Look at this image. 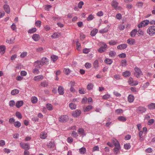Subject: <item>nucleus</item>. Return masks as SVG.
<instances>
[{
	"instance_id": "obj_48",
	"label": "nucleus",
	"mask_w": 155,
	"mask_h": 155,
	"mask_svg": "<svg viewBox=\"0 0 155 155\" xmlns=\"http://www.w3.org/2000/svg\"><path fill=\"white\" fill-rule=\"evenodd\" d=\"M19 91L17 89H14L12 90L11 91V94L12 95H15L18 94Z\"/></svg>"
},
{
	"instance_id": "obj_14",
	"label": "nucleus",
	"mask_w": 155,
	"mask_h": 155,
	"mask_svg": "<svg viewBox=\"0 0 155 155\" xmlns=\"http://www.w3.org/2000/svg\"><path fill=\"white\" fill-rule=\"evenodd\" d=\"M40 61L43 65H47L48 64V60L46 57H43Z\"/></svg>"
},
{
	"instance_id": "obj_53",
	"label": "nucleus",
	"mask_w": 155,
	"mask_h": 155,
	"mask_svg": "<svg viewBox=\"0 0 155 155\" xmlns=\"http://www.w3.org/2000/svg\"><path fill=\"white\" fill-rule=\"evenodd\" d=\"M93 84L91 83L88 84L87 86V89L88 90H91L93 87Z\"/></svg>"
},
{
	"instance_id": "obj_3",
	"label": "nucleus",
	"mask_w": 155,
	"mask_h": 155,
	"mask_svg": "<svg viewBox=\"0 0 155 155\" xmlns=\"http://www.w3.org/2000/svg\"><path fill=\"white\" fill-rule=\"evenodd\" d=\"M134 70L135 71L134 74L137 78H138L142 75V72L140 69L136 67L134 68Z\"/></svg>"
},
{
	"instance_id": "obj_43",
	"label": "nucleus",
	"mask_w": 155,
	"mask_h": 155,
	"mask_svg": "<svg viewBox=\"0 0 155 155\" xmlns=\"http://www.w3.org/2000/svg\"><path fill=\"white\" fill-rule=\"evenodd\" d=\"M14 125L15 127L17 128H19L21 126V124L19 122L17 121L14 122Z\"/></svg>"
},
{
	"instance_id": "obj_6",
	"label": "nucleus",
	"mask_w": 155,
	"mask_h": 155,
	"mask_svg": "<svg viewBox=\"0 0 155 155\" xmlns=\"http://www.w3.org/2000/svg\"><path fill=\"white\" fill-rule=\"evenodd\" d=\"M128 83L129 85L132 86H136L138 84V82L137 81H134L133 79L131 77L129 78Z\"/></svg>"
},
{
	"instance_id": "obj_56",
	"label": "nucleus",
	"mask_w": 155,
	"mask_h": 155,
	"mask_svg": "<svg viewBox=\"0 0 155 155\" xmlns=\"http://www.w3.org/2000/svg\"><path fill=\"white\" fill-rule=\"evenodd\" d=\"M106 50L105 49L103 48L102 47H101L97 50L100 53H103Z\"/></svg>"
},
{
	"instance_id": "obj_42",
	"label": "nucleus",
	"mask_w": 155,
	"mask_h": 155,
	"mask_svg": "<svg viewBox=\"0 0 155 155\" xmlns=\"http://www.w3.org/2000/svg\"><path fill=\"white\" fill-rule=\"evenodd\" d=\"M37 29L35 28H34L31 29H30L28 31V32L29 33H33L35 32L36 31Z\"/></svg>"
},
{
	"instance_id": "obj_20",
	"label": "nucleus",
	"mask_w": 155,
	"mask_h": 155,
	"mask_svg": "<svg viewBox=\"0 0 155 155\" xmlns=\"http://www.w3.org/2000/svg\"><path fill=\"white\" fill-rule=\"evenodd\" d=\"M120 147L119 146L118 147H115L113 149V151L115 154L116 155L119 153L120 152Z\"/></svg>"
},
{
	"instance_id": "obj_17",
	"label": "nucleus",
	"mask_w": 155,
	"mask_h": 155,
	"mask_svg": "<svg viewBox=\"0 0 155 155\" xmlns=\"http://www.w3.org/2000/svg\"><path fill=\"white\" fill-rule=\"evenodd\" d=\"M110 26L107 25V27L104 29H101L99 31V32L101 33H103L107 32L108 31V29L110 28Z\"/></svg>"
},
{
	"instance_id": "obj_51",
	"label": "nucleus",
	"mask_w": 155,
	"mask_h": 155,
	"mask_svg": "<svg viewBox=\"0 0 155 155\" xmlns=\"http://www.w3.org/2000/svg\"><path fill=\"white\" fill-rule=\"evenodd\" d=\"M16 116L19 119H20L22 118V115L19 112L17 111L15 114Z\"/></svg>"
},
{
	"instance_id": "obj_28",
	"label": "nucleus",
	"mask_w": 155,
	"mask_h": 155,
	"mask_svg": "<svg viewBox=\"0 0 155 155\" xmlns=\"http://www.w3.org/2000/svg\"><path fill=\"white\" fill-rule=\"evenodd\" d=\"M148 108L150 110H153L155 109V103H152L147 106Z\"/></svg>"
},
{
	"instance_id": "obj_13",
	"label": "nucleus",
	"mask_w": 155,
	"mask_h": 155,
	"mask_svg": "<svg viewBox=\"0 0 155 155\" xmlns=\"http://www.w3.org/2000/svg\"><path fill=\"white\" fill-rule=\"evenodd\" d=\"M71 84V88H70V90L71 92L72 93H74L76 91L75 89L74 88V86L75 84V82H74L71 81L70 82Z\"/></svg>"
},
{
	"instance_id": "obj_46",
	"label": "nucleus",
	"mask_w": 155,
	"mask_h": 155,
	"mask_svg": "<svg viewBox=\"0 0 155 155\" xmlns=\"http://www.w3.org/2000/svg\"><path fill=\"white\" fill-rule=\"evenodd\" d=\"M31 102L33 104L36 103L38 101L37 97H31Z\"/></svg>"
},
{
	"instance_id": "obj_12",
	"label": "nucleus",
	"mask_w": 155,
	"mask_h": 155,
	"mask_svg": "<svg viewBox=\"0 0 155 155\" xmlns=\"http://www.w3.org/2000/svg\"><path fill=\"white\" fill-rule=\"evenodd\" d=\"M32 39L35 41H38L40 38V35L37 34H34L32 36Z\"/></svg>"
},
{
	"instance_id": "obj_10",
	"label": "nucleus",
	"mask_w": 155,
	"mask_h": 155,
	"mask_svg": "<svg viewBox=\"0 0 155 155\" xmlns=\"http://www.w3.org/2000/svg\"><path fill=\"white\" fill-rule=\"evenodd\" d=\"M43 76L42 75H41L34 77L33 79L35 81H39L43 80Z\"/></svg>"
},
{
	"instance_id": "obj_44",
	"label": "nucleus",
	"mask_w": 155,
	"mask_h": 155,
	"mask_svg": "<svg viewBox=\"0 0 155 155\" xmlns=\"http://www.w3.org/2000/svg\"><path fill=\"white\" fill-rule=\"evenodd\" d=\"M79 151L81 154H84L85 153L86 150L85 147H83L80 149Z\"/></svg>"
},
{
	"instance_id": "obj_15",
	"label": "nucleus",
	"mask_w": 155,
	"mask_h": 155,
	"mask_svg": "<svg viewBox=\"0 0 155 155\" xmlns=\"http://www.w3.org/2000/svg\"><path fill=\"white\" fill-rule=\"evenodd\" d=\"M58 91L60 94L63 95L64 92V87L61 86H59L58 88Z\"/></svg>"
},
{
	"instance_id": "obj_57",
	"label": "nucleus",
	"mask_w": 155,
	"mask_h": 155,
	"mask_svg": "<svg viewBox=\"0 0 155 155\" xmlns=\"http://www.w3.org/2000/svg\"><path fill=\"white\" fill-rule=\"evenodd\" d=\"M90 51V49L89 48H84L83 50V53L87 54Z\"/></svg>"
},
{
	"instance_id": "obj_9",
	"label": "nucleus",
	"mask_w": 155,
	"mask_h": 155,
	"mask_svg": "<svg viewBox=\"0 0 155 155\" xmlns=\"http://www.w3.org/2000/svg\"><path fill=\"white\" fill-rule=\"evenodd\" d=\"M40 60H38L34 63V66L35 68H40L43 66Z\"/></svg>"
},
{
	"instance_id": "obj_29",
	"label": "nucleus",
	"mask_w": 155,
	"mask_h": 155,
	"mask_svg": "<svg viewBox=\"0 0 155 155\" xmlns=\"http://www.w3.org/2000/svg\"><path fill=\"white\" fill-rule=\"evenodd\" d=\"M118 120L124 122L127 120V118L126 117L123 116H120L117 117Z\"/></svg>"
},
{
	"instance_id": "obj_30",
	"label": "nucleus",
	"mask_w": 155,
	"mask_h": 155,
	"mask_svg": "<svg viewBox=\"0 0 155 155\" xmlns=\"http://www.w3.org/2000/svg\"><path fill=\"white\" fill-rule=\"evenodd\" d=\"M93 66L94 68L96 69L98 68L99 66V63L98 60H96L94 61L93 63Z\"/></svg>"
},
{
	"instance_id": "obj_45",
	"label": "nucleus",
	"mask_w": 155,
	"mask_h": 155,
	"mask_svg": "<svg viewBox=\"0 0 155 155\" xmlns=\"http://www.w3.org/2000/svg\"><path fill=\"white\" fill-rule=\"evenodd\" d=\"M117 43V41H115L111 40L109 42V44L110 45H116Z\"/></svg>"
},
{
	"instance_id": "obj_16",
	"label": "nucleus",
	"mask_w": 155,
	"mask_h": 155,
	"mask_svg": "<svg viewBox=\"0 0 155 155\" xmlns=\"http://www.w3.org/2000/svg\"><path fill=\"white\" fill-rule=\"evenodd\" d=\"M4 9L5 11L8 14L10 13V8L8 5L5 4L3 6Z\"/></svg>"
},
{
	"instance_id": "obj_55",
	"label": "nucleus",
	"mask_w": 155,
	"mask_h": 155,
	"mask_svg": "<svg viewBox=\"0 0 155 155\" xmlns=\"http://www.w3.org/2000/svg\"><path fill=\"white\" fill-rule=\"evenodd\" d=\"M84 66L86 68H89L91 67V64L87 62L85 64Z\"/></svg>"
},
{
	"instance_id": "obj_27",
	"label": "nucleus",
	"mask_w": 155,
	"mask_h": 155,
	"mask_svg": "<svg viewBox=\"0 0 155 155\" xmlns=\"http://www.w3.org/2000/svg\"><path fill=\"white\" fill-rule=\"evenodd\" d=\"M113 143L115 147H118L119 146H120L119 142L117 140L115 139L113 140Z\"/></svg>"
},
{
	"instance_id": "obj_54",
	"label": "nucleus",
	"mask_w": 155,
	"mask_h": 155,
	"mask_svg": "<svg viewBox=\"0 0 155 155\" xmlns=\"http://www.w3.org/2000/svg\"><path fill=\"white\" fill-rule=\"evenodd\" d=\"M76 47L78 51H80L81 49V46L80 44L78 42H76Z\"/></svg>"
},
{
	"instance_id": "obj_47",
	"label": "nucleus",
	"mask_w": 155,
	"mask_h": 155,
	"mask_svg": "<svg viewBox=\"0 0 155 155\" xmlns=\"http://www.w3.org/2000/svg\"><path fill=\"white\" fill-rule=\"evenodd\" d=\"M92 107L91 105L87 106L84 110V112L88 111L92 109Z\"/></svg>"
},
{
	"instance_id": "obj_40",
	"label": "nucleus",
	"mask_w": 155,
	"mask_h": 155,
	"mask_svg": "<svg viewBox=\"0 0 155 155\" xmlns=\"http://www.w3.org/2000/svg\"><path fill=\"white\" fill-rule=\"evenodd\" d=\"M51 58L53 62H54L58 60V57L57 56L52 55L51 56Z\"/></svg>"
},
{
	"instance_id": "obj_60",
	"label": "nucleus",
	"mask_w": 155,
	"mask_h": 155,
	"mask_svg": "<svg viewBox=\"0 0 155 155\" xmlns=\"http://www.w3.org/2000/svg\"><path fill=\"white\" fill-rule=\"evenodd\" d=\"M125 27L124 25L120 24L118 26V28L120 30H123L125 28Z\"/></svg>"
},
{
	"instance_id": "obj_36",
	"label": "nucleus",
	"mask_w": 155,
	"mask_h": 155,
	"mask_svg": "<svg viewBox=\"0 0 155 155\" xmlns=\"http://www.w3.org/2000/svg\"><path fill=\"white\" fill-rule=\"evenodd\" d=\"M38 68H34L32 70V72L35 74H38L40 71L38 69Z\"/></svg>"
},
{
	"instance_id": "obj_63",
	"label": "nucleus",
	"mask_w": 155,
	"mask_h": 155,
	"mask_svg": "<svg viewBox=\"0 0 155 155\" xmlns=\"http://www.w3.org/2000/svg\"><path fill=\"white\" fill-rule=\"evenodd\" d=\"M44 28L46 31H48L51 29L50 27L48 25H45Z\"/></svg>"
},
{
	"instance_id": "obj_21",
	"label": "nucleus",
	"mask_w": 155,
	"mask_h": 155,
	"mask_svg": "<svg viewBox=\"0 0 155 155\" xmlns=\"http://www.w3.org/2000/svg\"><path fill=\"white\" fill-rule=\"evenodd\" d=\"M138 31L137 29H135L133 30L130 33V35L131 37H134L136 35Z\"/></svg>"
},
{
	"instance_id": "obj_58",
	"label": "nucleus",
	"mask_w": 155,
	"mask_h": 155,
	"mask_svg": "<svg viewBox=\"0 0 155 155\" xmlns=\"http://www.w3.org/2000/svg\"><path fill=\"white\" fill-rule=\"evenodd\" d=\"M41 22L40 21L38 20L36 21L35 25L37 27H40L41 26Z\"/></svg>"
},
{
	"instance_id": "obj_49",
	"label": "nucleus",
	"mask_w": 155,
	"mask_h": 155,
	"mask_svg": "<svg viewBox=\"0 0 155 155\" xmlns=\"http://www.w3.org/2000/svg\"><path fill=\"white\" fill-rule=\"evenodd\" d=\"M123 112V110L121 109H117L115 110V113L118 115L122 113Z\"/></svg>"
},
{
	"instance_id": "obj_38",
	"label": "nucleus",
	"mask_w": 155,
	"mask_h": 155,
	"mask_svg": "<svg viewBox=\"0 0 155 155\" xmlns=\"http://www.w3.org/2000/svg\"><path fill=\"white\" fill-rule=\"evenodd\" d=\"M46 107L49 110H53L52 105L51 104H48L46 105Z\"/></svg>"
},
{
	"instance_id": "obj_24",
	"label": "nucleus",
	"mask_w": 155,
	"mask_h": 155,
	"mask_svg": "<svg viewBox=\"0 0 155 155\" xmlns=\"http://www.w3.org/2000/svg\"><path fill=\"white\" fill-rule=\"evenodd\" d=\"M5 47L4 45L0 46V52L2 55L4 54L5 52Z\"/></svg>"
},
{
	"instance_id": "obj_59",
	"label": "nucleus",
	"mask_w": 155,
	"mask_h": 155,
	"mask_svg": "<svg viewBox=\"0 0 155 155\" xmlns=\"http://www.w3.org/2000/svg\"><path fill=\"white\" fill-rule=\"evenodd\" d=\"M27 53L26 52H23L20 54V57L21 58H24L27 55Z\"/></svg>"
},
{
	"instance_id": "obj_18",
	"label": "nucleus",
	"mask_w": 155,
	"mask_h": 155,
	"mask_svg": "<svg viewBox=\"0 0 155 155\" xmlns=\"http://www.w3.org/2000/svg\"><path fill=\"white\" fill-rule=\"evenodd\" d=\"M127 43L130 45H134L135 43V41L134 39L132 38H129L127 40Z\"/></svg>"
},
{
	"instance_id": "obj_32",
	"label": "nucleus",
	"mask_w": 155,
	"mask_h": 155,
	"mask_svg": "<svg viewBox=\"0 0 155 155\" xmlns=\"http://www.w3.org/2000/svg\"><path fill=\"white\" fill-rule=\"evenodd\" d=\"M69 107L72 110L75 109L76 108V105L73 103H71L69 104Z\"/></svg>"
},
{
	"instance_id": "obj_64",
	"label": "nucleus",
	"mask_w": 155,
	"mask_h": 155,
	"mask_svg": "<svg viewBox=\"0 0 155 155\" xmlns=\"http://www.w3.org/2000/svg\"><path fill=\"white\" fill-rule=\"evenodd\" d=\"M94 18V16L92 15H90L87 18V20L88 21H90L92 20Z\"/></svg>"
},
{
	"instance_id": "obj_19",
	"label": "nucleus",
	"mask_w": 155,
	"mask_h": 155,
	"mask_svg": "<svg viewBox=\"0 0 155 155\" xmlns=\"http://www.w3.org/2000/svg\"><path fill=\"white\" fill-rule=\"evenodd\" d=\"M127 45L125 44H123L118 45L117 48L118 49L122 50L126 48L127 47Z\"/></svg>"
},
{
	"instance_id": "obj_4",
	"label": "nucleus",
	"mask_w": 155,
	"mask_h": 155,
	"mask_svg": "<svg viewBox=\"0 0 155 155\" xmlns=\"http://www.w3.org/2000/svg\"><path fill=\"white\" fill-rule=\"evenodd\" d=\"M20 145L22 149L25 150H28L30 149V145L28 143L21 142L20 143Z\"/></svg>"
},
{
	"instance_id": "obj_33",
	"label": "nucleus",
	"mask_w": 155,
	"mask_h": 155,
	"mask_svg": "<svg viewBox=\"0 0 155 155\" xmlns=\"http://www.w3.org/2000/svg\"><path fill=\"white\" fill-rule=\"evenodd\" d=\"M99 45L101 47H102L103 48L105 49H106L107 48V45L104 42H101L99 43Z\"/></svg>"
},
{
	"instance_id": "obj_34",
	"label": "nucleus",
	"mask_w": 155,
	"mask_h": 155,
	"mask_svg": "<svg viewBox=\"0 0 155 155\" xmlns=\"http://www.w3.org/2000/svg\"><path fill=\"white\" fill-rule=\"evenodd\" d=\"M59 36V35L57 32H55L51 35V37L53 38H57Z\"/></svg>"
},
{
	"instance_id": "obj_1",
	"label": "nucleus",
	"mask_w": 155,
	"mask_h": 155,
	"mask_svg": "<svg viewBox=\"0 0 155 155\" xmlns=\"http://www.w3.org/2000/svg\"><path fill=\"white\" fill-rule=\"evenodd\" d=\"M147 33L150 36L155 35V26L152 25L149 27L147 30Z\"/></svg>"
},
{
	"instance_id": "obj_23",
	"label": "nucleus",
	"mask_w": 155,
	"mask_h": 155,
	"mask_svg": "<svg viewBox=\"0 0 155 155\" xmlns=\"http://www.w3.org/2000/svg\"><path fill=\"white\" fill-rule=\"evenodd\" d=\"M23 103V101H18L16 104V106L17 108H19L22 106Z\"/></svg>"
},
{
	"instance_id": "obj_61",
	"label": "nucleus",
	"mask_w": 155,
	"mask_h": 155,
	"mask_svg": "<svg viewBox=\"0 0 155 155\" xmlns=\"http://www.w3.org/2000/svg\"><path fill=\"white\" fill-rule=\"evenodd\" d=\"M11 28L13 31H15L17 29V27L15 23H13L12 24L11 26Z\"/></svg>"
},
{
	"instance_id": "obj_37",
	"label": "nucleus",
	"mask_w": 155,
	"mask_h": 155,
	"mask_svg": "<svg viewBox=\"0 0 155 155\" xmlns=\"http://www.w3.org/2000/svg\"><path fill=\"white\" fill-rule=\"evenodd\" d=\"M104 62L108 64H110L112 63V61L110 59L106 58Z\"/></svg>"
},
{
	"instance_id": "obj_62",
	"label": "nucleus",
	"mask_w": 155,
	"mask_h": 155,
	"mask_svg": "<svg viewBox=\"0 0 155 155\" xmlns=\"http://www.w3.org/2000/svg\"><path fill=\"white\" fill-rule=\"evenodd\" d=\"M9 105L11 107H13L15 104V102L14 101H10L9 103Z\"/></svg>"
},
{
	"instance_id": "obj_31",
	"label": "nucleus",
	"mask_w": 155,
	"mask_h": 155,
	"mask_svg": "<svg viewBox=\"0 0 155 155\" xmlns=\"http://www.w3.org/2000/svg\"><path fill=\"white\" fill-rule=\"evenodd\" d=\"M98 30L97 29H94L91 32V35L92 36H94L98 32Z\"/></svg>"
},
{
	"instance_id": "obj_8",
	"label": "nucleus",
	"mask_w": 155,
	"mask_h": 155,
	"mask_svg": "<svg viewBox=\"0 0 155 155\" xmlns=\"http://www.w3.org/2000/svg\"><path fill=\"white\" fill-rule=\"evenodd\" d=\"M118 3L115 1H113L112 3L111 4V5L112 7L114 8L116 10H120L121 7L120 6H118Z\"/></svg>"
},
{
	"instance_id": "obj_22",
	"label": "nucleus",
	"mask_w": 155,
	"mask_h": 155,
	"mask_svg": "<svg viewBox=\"0 0 155 155\" xmlns=\"http://www.w3.org/2000/svg\"><path fill=\"white\" fill-rule=\"evenodd\" d=\"M40 137L41 139H45L47 137V134L45 132H41Z\"/></svg>"
},
{
	"instance_id": "obj_25",
	"label": "nucleus",
	"mask_w": 155,
	"mask_h": 155,
	"mask_svg": "<svg viewBox=\"0 0 155 155\" xmlns=\"http://www.w3.org/2000/svg\"><path fill=\"white\" fill-rule=\"evenodd\" d=\"M131 74L130 72L129 71H126L123 72L122 75L124 77H128Z\"/></svg>"
},
{
	"instance_id": "obj_7",
	"label": "nucleus",
	"mask_w": 155,
	"mask_h": 155,
	"mask_svg": "<svg viewBox=\"0 0 155 155\" xmlns=\"http://www.w3.org/2000/svg\"><path fill=\"white\" fill-rule=\"evenodd\" d=\"M68 117L66 115H62L59 118V121L61 122H65L68 121Z\"/></svg>"
},
{
	"instance_id": "obj_41",
	"label": "nucleus",
	"mask_w": 155,
	"mask_h": 155,
	"mask_svg": "<svg viewBox=\"0 0 155 155\" xmlns=\"http://www.w3.org/2000/svg\"><path fill=\"white\" fill-rule=\"evenodd\" d=\"M116 54V53L115 51H110L109 54V55L110 57H114Z\"/></svg>"
},
{
	"instance_id": "obj_39",
	"label": "nucleus",
	"mask_w": 155,
	"mask_h": 155,
	"mask_svg": "<svg viewBox=\"0 0 155 155\" xmlns=\"http://www.w3.org/2000/svg\"><path fill=\"white\" fill-rule=\"evenodd\" d=\"M71 70L68 68H65L64 70V73L68 75L71 72Z\"/></svg>"
},
{
	"instance_id": "obj_11",
	"label": "nucleus",
	"mask_w": 155,
	"mask_h": 155,
	"mask_svg": "<svg viewBox=\"0 0 155 155\" xmlns=\"http://www.w3.org/2000/svg\"><path fill=\"white\" fill-rule=\"evenodd\" d=\"M81 114V111L79 110H76L74 111L72 114V115L74 117H79Z\"/></svg>"
},
{
	"instance_id": "obj_2",
	"label": "nucleus",
	"mask_w": 155,
	"mask_h": 155,
	"mask_svg": "<svg viewBox=\"0 0 155 155\" xmlns=\"http://www.w3.org/2000/svg\"><path fill=\"white\" fill-rule=\"evenodd\" d=\"M147 108L144 107L140 106L137 107L136 111L138 114H142L145 112Z\"/></svg>"
},
{
	"instance_id": "obj_26",
	"label": "nucleus",
	"mask_w": 155,
	"mask_h": 155,
	"mask_svg": "<svg viewBox=\"0 0 155 155\" xmlns=\"http://www.w3.org/2000/svg\"><path fill=\"white\" fill-rule=\"evenodd\" d=\"M47 146L49 148L54 147L55 146V142L54 141H50L47 144Z\"/></svg>"
},
{
	"instance_id": "obj_5",
	"label": "nucleus",
	"mask_w": 155,
	"mask_h": 155,
	"mask_svg": "<svg viewBox=\"0 0 155 155\" xmlns=\"http://www.w3.org/2000/svg\"><path fill=\"white\" fill-rule=\"evenodd\" d=\"M149 23V21L148 20H144L142 21L137 26L138 28H140L147 25Z\"/></svg>"
},
{
	"instance_id": "obj_52",
	"label": "nucleus",
	"mask_w": 155,
	"mask_h": 155,
	"mask_svg": "<svg viewBox=\"0 0 155 155\" xmlns=\"http://www.w3.org/2000/svg\"><path fill=\"white\" fill-rule=\"evenodd\" d=\"M124 147L125 149L128 150L130 148L131 146L130 143H126L124 144Z\"/></svg>"
},
{
	"instance_id": "obj_35",
	"label": "nucleus",
	"mask_w": 155,
	"mask_h": 155,
	"mask_svg": "<svg viewBox=\"0 0 155 155\" xmlns=\"http://www.w3.org/2000/svg\"><path fill=\"white\" fill-rule=\"evenodd\" d=\"M48 83L46 81H44L41 82L40 85L44 87H47L48 86Z\"/></svg>"
},
{
	"instance_id": "obj_50",
	"label": "nucleus",
	"mask_w": 155,
	"mask_h": 155,
	"mask_svg": "<svg viewBox=\"0 0 155 155\" xmlns=\"http://www.w3.org/2000/svg\"><path fill=\"white\" fill-rule=\"evenodd\" d=\"M143 4V2H139L137 3L136 5L139 8H142Z\"/></svg>"
}]
</instances>
